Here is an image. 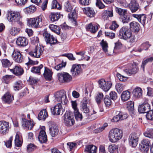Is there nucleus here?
Segmentation results:
<instances>
[{"label": "nucleus", "instance_id": "obj_1", "mask_svg": "<svg viewBox=\"0 0 153 153\" xmlns=\"http://www.w3.org/2000/svg\"><path fill=\"white\" fill-rule=\"evenodd\" d=\"M118 36L121 39L128 40L129 42L133 43L136 40L135 36L130 30L126 26H123L119 30Z\"/></svg>", "mask_w": 153, "mask_h": 153}, {"label": "nucleus", "instance_id": "obj_2", "mask_svg": "<svg viewBox=\"0 0 153 153\" xmlns=\"http://www.w3.org/2000/svg\"><path fill=\"white\" fill-rule=\"evenodd\" d=\"M6 16L7 20L9 22L12 23L17 22L19 26L21 27L23 26V24L22 22V17L19 12L8 10Z\"/></svg>", "mask_w": 153, "mask_h": 153}, {"label": "nucleus", "instance_id": "obj_3", "mask_svg": "<svg viewBox=\"0 0 153 153\" xmlns=\"http://www.w3.org/2000/svg\"><path fill=\"white\" fill-rule=\"evenodd\" d=\"M123 137L122 130L117 128L111 129L109 131L108 137L109 141L115 143L121 139Z\"/></svg>", "mask_w": 153, "mask_h": 153}, {"label": "nucleus", "instance_id": "obj_4", "mask_svg": "<svg viewBox=\"0 0 153 153\" xmlns=\"http://www.w3.org/2000/svg\"><path fill=\"white\" fill-rule=\"evenodd\" d=\"M55 97L56 101L61 102L63 104H66L68 102L66 92L64 90L56 92L55 94Z\"/></svg>", "mask_w": 153, "mask_h": 153}, {"label": "nucleus", "instance_id": "obj_5", "mask_svg": "<svg viewBox=\"0 0 153 153\" xmlns=\"http://www.w3.org/2000/svg\"><path fill=\"white\" fill-rule=\"evenodd\" d=\"M42 17L41 16L35 18L28 19L27 24L32 27L37 28L42 25Z\"/></svg>", "mask_w": 153, "mask_h": 153}, {"label": "nucleus", "instance_id": "obj_6", "mask_svg": "<svg viewBox=\"0 0 153 153\" xmlns=\"http://www.w3.org/2000/svg\"><path fill=\"white\" fill-rule=\"evenodd\" d=\"M64 123L67 126H71L74 123V120L71 112H67L64 115Z\"/></svg>", "mask_w": 153, "mask_h": 153}, {"label": "nucleus", "instance_id": "obj_7", "mask_svg": "<svg viewBox=\"0 0 153 153\" xmlns=\"http://www.w3.org/2000/svg\"><path fill=\"white\" fill-rule=\"evenodd\" d=\"M98 83L99 87L105 92L108 91L110 89L112 85L111 81H106L103 79L99 80Z\"/></svg>", "mask_w": 153, "mask_h": 153}, {"label": "nucleus", "instance_id": "obj_8", "mask_svg": "<svg viewBox=\"0 0 153 153\" xmlns=\"http://www.w3.org/2000/svg\"><path fill=\"white\" fill-rule=\"evenodd\" d=\"M57 76L61 82H68L72 79L71 76L67 72H63L57 74Z\"/></svg>", "mask_w": 153, "mask_h": 153}, {"label": "nucleus", "instance_id": "obj_9", "mask_svg": "<svg viewBox=\"0 0 153 153\" xmlns=\"http://www.w3.org/2000/svg\"><path fill=\"white\" fill-rule=\"evenodd\" d=\"M12 59L16 62L20 63L23 62V56L20 51L14 49L11 54Z\"/></svg>", "mask_w": 153, "mask_h": 153}, {"label": "nucleus", "instance_id": "obj_10", "mask_svg": "<svg viewBox=\"0 0 153 153\" xmlns=\"http://www.w3.org/2000/svg\"><path fill=\"white\" fill-rule=\"evenodd\" d=\"M93 89V87L91 85H89L85 89V96L83 100L82 101V105H86L90 102L91 100L90 97L91 96V93L89 96L88 95V91L91 93Z\"/></svg>", "mask_w": 153, "mask_h": 153}, {"label": "nucleus", "instance_id": "obj_11", "mask_svg": "<svg viewBox=\"0 0 153 153\" xmlns=\"http://www.w3.org/2000/svg\"><path fill=\"white\" fill-rule=\"evenodd\" d=\"M43 35L47 44H49L51 45H52L57 42V39L47 32L45 31L43 33Z\"/></svg>", "mask_w": 153, "mask_h": 153}, {"label": "nucleus", "instance_id": "obj_12", "mask_svg": "<svg viewBox=\"0 0 153 153\" xmlns=\"http://www.w3.org/2000/svg\"><path fill=\"white\" fill-rule=\"evenodd\" d=\"M139 137L135 133L131 134L128 138L129 143L130 146L133 147L136 146L138 144Z\"/></svg>", "mask_w": 153, "mask_h": 153}, {"label": "nucleus", "instance_id": "obj_13", "mask_svg": "<svg viewBox=\"0 0 153 153\" xmlns=\"http://www.w3.org/2000/svg\"><path fill=\"white\" fill-rule=\"evenodd\" d=\"M34 125L35 124L33 120L29 121L27 119L23 118L22 119V126L25 129L31 130Z\"/></svg>", "mask_w": 153, "mask_h": 153}, {"label": "nucleus", "instance_id": "obj_14", "mask_svg": "<svg viewBox=\"0 0 153 153\" xmlns=\"http://www.w3.org/2000/svg\"><path fill=\"white\" fill-rule=\"evenodd\" d=\"M43 51L42 48L40 46H36L33 51L29 53V55L32 57L39 58L42 54Z\"/></svg>", "mask_w": 153, "mask_h": 153}, {"label": "nucleus", "instance_id": "obj_15", "mask_svg": "<svg viewBox=\"0 0 153 153\" xmlns=\"http://www.w3.org/2000/svg\"><path fill=\"white\" fill-rule=\"evenodd\" d=\"M50 133L52 137L56 136L59 131L58 126L54 123H51L49 125Z\"/></svg>", "mask_w": 153, "mask_h": 153}, {"label": "nucleus", "instance_id": "obj_16", "mask_svg": "<svg viewBox=\"0 0 153 153\" xmlns=\"http://www.w3.org/2000/svg\"><path fill=\"white\" fill-rule=\"evenodd\" d=\"M148 101L144 102L142 104L139 106L138 108V111L140 113H145L147 112L150 110V105L147 102Z\"/></svg>", "mask_w": 153, "mask_h": 153}, {"label": "nucleus", "instance_id": "obj_17", "mask_svg": "<svg viewBox=\"0 0 153 153\" xmlns=\"http://www.w3.org/2000/svg\"><path fill=\"white\" fill-rule=\"evenodd\" d=\"M9 123L5 121H0V133L5 134L9 131Z\"/></svg>", "mask_w": 153, "mask_h": 153}, {"label": "nucleus", "instance_id": "obj_18", "mask_svg": "<svg viewBox=\"0 0 153 153\" xmlns=\"http://www.w3.org/2000/svg\"><path fill=\"white\" fill-rule=\"evenodd\" d=\"M129 7L132 13L136 12L140 9V6L136 0H131L129 4Z\"/></svg>", "mask_w": 153, "mask_h": 153}, {"label": "nucleus", "instance_id": "obj_19", "mask_svg": "<svg viewBox=\"0 0 153 153\" xmlns=\"http://www.w3.org/2000/svg\"><path fill=\"white\" fill-rule=\"evenodd\" d=\"M81 65H79L74 64L71 69V72L73 76H75L78 75L81 72Z\"/></svg>", "mask_w": 153, "mask_h": 153}, {"label": "nucleus", "instance_id": "obj_20", "mask_svg": "<svg viewBox=\"0 0 153 153\" xmlns=\"http://www.w3.org/2000/svg\"><path fill=\"white\" fill-rule=\"evenodd\" d=\"M52 114L53 115H59L61 111H62V108L61 104L59 103L54 107L51 108Z\"/></svg>", "mask_w": 153, "mask_h": 153}, {"label": "nucleus", "instance_id": "obj_21", "mask_svg": "<svg viewBox=\"0 0 153 153\" xmlns=\"http://www.w3.org/2000/svg\"><path fill=\"white\" fill-rule=\"evenodd\" d=\"M16 42L17 45L21 47H24L28 44V41L27 38L24 37H19L16 39Z\"/></svg>", "mask_w": 153, "mask_h": 153}, {"label": "nucleus", "instance_id": "obj_22", "mask_svg": "<svg viewBox=\"0 0 153 153\" xmlns=\"http://www.w3.org/2000/svg\"><path fill=\"white\" fill-rule=\"evenodd\" d=\"M84 13L88 16L90 17H94L96 13L93 9L90 7H86L83 8Z\"/></svg>", "mask_w": 153, "mask_h": 153}, {"label": "nucleus", "instance_id": "obj_23", "mask_svg": "<svg viewBox=\"0 0 153 153\" xmlns=\"http://www.w3.org/2000/svg\"><path fill=\"white\" fill-rule=\"evenodd\" d=\"M10 71L14 74L17 76H21L24 73L23 68L18 66H16L13 69H10Z\"/></svg>", "mask_w": 153, "mask_h": 153}, {"label": "nucleus", "instance_id": "obj_24", "mask_svg": "<svg viewBox=\"0 0 153 153\" xmlns=\"http://www.w3.org/2000/svg\"><path fill=\"white\" fill-rule=\"evenodd\" d=\"M38 139L41 143H45L47 141V136L43 129L40 130L38 137Z\"/></svg>", "mask_w": 153, "mask_h": 153}, {"label": "nucleus", "instance_id": "obj_25", "mask_svg": "<svg viewBox=\"0 0 153 153\" xmlns=\"http://www.w3.org/2000/svg\"><path fill=\"white\" fill-rule=\"evenodd\" d=\"M130 30L134 33H137L140 30V25L137 22L133 21L129 24Z\"/></svg>", "mask_w": 153, "mask_h": 153}, {"label": "nucleus", "instance_id": "obj_26", "mask_svg": "<svg viewBox=\"0 0 153 153\" xmlns=\"http://www.w3.org/2000/svg\"><path fill=\"white\" fill-rule=\"evenodd\" d=\"M127 117V114L123 115L121 113H120L117 115L114 116L111 121L113 122H116L120 120H122L125 119Z\"/></svg>", "mask_w": 153, "mask_h": 153}, {"label": "nucleus", "instance_id": "obj_27", "mask_svg": "<svg viewBox=\"0 0 153 153\" xmlns=\"http://www.w3.org/2000/svg\"><path fill=\"white\" fill-rule=\"evenodd\" d=\"M2 99L5 102L10 103L13 100V96H12L10 93L7 92L2 97Z\"/></svg>", "mask_w": 153, "mask_h": 153}, {"label": "nucleus", "instance_id": "obj_28", "mask_svg": "<svg viewBox=\"0 0 153 153\" xmlns=\"http://www.w3.org/2000/svg\"><path fill=\"white\" fill-rule=\"evenodd\" d=\"M113 16V14L112 10H105L104 11L102 14V17L104 20H107L109 17H112Z\"/></svg>", "mask_w": 153, "mask_h": 153}, {"label": "nucleus", "instance_id": "obj_29", "mask_svg": "<svg viewBox=\"0 0 153 153\" xmlns=\"http://www.w3.org/2000/svg\"><path fill=\"white\" fill-rule=\"evenodd\" d=\"M22 139L21 134L19 132H17L15 139V144L16 146L20 147L22 146V142L21 141Z\"/></svg>", "mask_w": 153, "mask_h": 153}, {"label": "nucleus", "instance_id": "obj_30", "mask_svg": "<svg viewBox=\"0 0 153 153\" xmlns=\"http://www.w3.org/2000/svg\"><path fill=\"white\" fill-rule=\"evenodd\" d=\"M132 93L135 97L140 98L142 96L143 91L141 88L137 87L133 90Z\"/></svg>", "mask_w": 153, "mask_h": 153}, {"label": "nucleus", "instance_id": "obj_31", "mask_svg": "<svg viewBox=\"0 0 153 153\" xmlns=\"http://www.w3.org/2000/svg\"><path fill=\"white\" fill-rule=\"evenodd\" d=\"M137 70L138 68L136 65H132L130 69H126L124 70V71L127 74L131 75L136 74L137 71Z\"/></svg>", "mask_w": 153, "mask_h": 153}, {"label": "nucleus", "instance_id": "obj_32", "mask_svg": "<svg viewBox=\"0 0 153 153\" xmlns=\"http://www.w3.org/2000/svg\"><path fill=\"white\" fill-rule=\"evenodd\" d=\"M98 29L97 26L95 24H93L92 23L89 24L86 27L87 30L93 33H95L97 30Z\"/></svg>", "mask_w": 153, "mask_h": 153}, {"label": "nucleus", "instance_id": "obj_33", "mask_svg": "<svg viewBox=\"0 0 153 153\" xmlns=\"http://www.w3.org/2000/svg\"><path fill=\"white\" fill-rule=\"evenodd\" d=\"M53 73L47 67L45 68L44 76L46 79L51 80L52 78Z\"/></svg>", "mask_w": 153, "mask_h": 153}, {"label": "nucleus", "instance_id": "obj_34", "mask_svg": "<svg viewBox=\"0 0 153 153\" xmlns=\"http://www.w3.org/2000/svg\"><path fill=\"white\" fill-rule=\"evenodd\" d=\"M48 117V114L46 109H43L39 112L38 118L40 120H45Z\"/></svg>", "mask_w": 153, "mask_h": 153}, {"label": "nucleus", "instance_id": "obj_35", "mask_svg": "<svg viewBox=\"0 0 153 153\" xmlns=\"http://www.w3.org/2000/svg\"><path fill=\"white\" fill-rule=\"evenodd\" d=\"M97 147L93 145L87 146H86L85 151L87 152L90 153H96Z\"/></svg>", "mask_w": 153, "mask_h": 153}, {"label": "nucleus", "instance_id": "obj_36", "mask_svg": "<svg viewBox=\"0 0 153 153\" xmlns=\"http://www.w3.org/2000/svg\"><path fill=\"white\" fill-rule=\"evenodd\" d=\"M131 93L127 90L124 91L121 94V99L123 101H126L128 100L130 98Z\"/></svg>", "mask_w": 153, "mask_h": 153}, {"label": "nucleus", "instance_id": "obj_37", "mask_svg": "<svg viewBox=\"0 0 153 153\" xmlns=\"http://www.w3.org/2000/svg\"><path fill=\"white\" fill-rule=\"evenodd\" d=\"M2 66L5 68L10 67L12 65V62L7 59H3L1 60Z\"/></svg>", "mask_w": 153, "mask_h": 153}, {"label": "nucleus", "instance_id": "obj_38", "mask_svg": "<svg viewBox=\"0 0 153 153\" xmlns=\"http://www.w3.org/2000/svg\"><path fill=\"white\" fill-rule=\"evenodd\" d=\"M60 17V13H51L49 16L51 20L53 22L57 21Z\"/></svg>", "mask_w": 153, "mask_h": 153}, {"label": "nucleus", "instance_id": "obj_39", "mask_svg": "<svg viewBox=\"0 0 153 153\" xmlns=\"http://www.w3.org/2000/svg\"><path fill=\"white\" fill-rule=\"evenodd\" d=\"M68 17L70 19L73 24L75 25H76V19L77 18V15L76 12L74 11L73 12L68 14Z\"/></svg>", "mask_w": 153, "mask_h": 153}, {"label": "nucleus", "instance_id": "obj_40", "mask_svg": "<svg viewBox=\"0 0 153 153\" xmlns=\"http://www.w3.org/2000/svg\"><path fill=\"white\" fill-rule=\"evenodd\" d=\"M23 86V85L22 82L20 80H19L14 83L13 88L15 90L18 91L21 89Z\"/></svg>", "mask_w": 153, "mask_h": 153}, {"label": "nucleus", "instance_id": "obj_41", "mask_svg": "<svg viewBox=\"0 0 153 153\" xmlns=\"http://www.w3.org/2000/svg\"><path fill=\"white\" fill-rule=\"evenodd\" d=\"M36 10V8L35 6L30 5L25 8L24 10L26 13L30 14L33 13Z\"/></svg>", "mask_w": 153, "mask_h": 153}, {"label": "nucleus", "instance_id": "obj_42", "mask_svg": "<svg viewBox=\"0 0 153 153\" xmlns=\"http://www.w3.org/2000/svg\"><path fill=\"white\" fill-rule=\"evenodd\" d=\"M118 149V146L114 144H112L108 146V151L111 153H114L117 152Z\"/></svg>", "mask_w": 153, "mask_h": 153}, {"label": "nucleus", "instance_id": "obj_43", "mask_svg": "<svg viewBox=\"0 0 153 153\" xmlns=\"http://www.w3.org/2000/svg\"><path fill=\"white\" fill-rule=\"evenodd\" d=\"M50 29L57 34L60 33V29L59 27L57 25L53 24H51L49 26Z\"/></svg>", "mask_w": 153, "mask_h": 153}, {"label": "nucleus", "instance_id": "obj_44", "mask_svg": "<svg viewBox=\"0 0 153 153\" xmlns=\"http://www.w3.org/2000/svg\"><path fill=\"white\" fill-rule=\"evenodd\" d=\"M153 60V57H150L149 58L144 59L142 62L141 67L143 71H144L145 65L148 63L152 62Z\"/></svg>", "mask_w": 153, "mask_h": 153}, {"label": "nucleus", "instance_id": "obj_45", "mask_svg": "<svg viewBox=\"0 0 153 153\" xmlns=\"http://www.w3.org/2000/svg\"><path fill=\"white\" fill-rule=\"evenodd\" d=\"M143 134L146 137L150 138H153V129L148 128L146 131Z\"/></svg>", "mask_w": 153, "mask_h": 153}, {"label": "nucleus", "instance_id": "obj_46", "mask_svg": "<svg viewBox=\"0 0 153 153\" xmlns=\"http://www.w3.org/2000/svg\"><path fill=\"white\" fill-rule=\"evenodd\" d=\"M103 95L102 93L99 92L97 93L95 97V100L98 104H100L102 101Z\"/></svg>", "mask_w": 153, "mask_h": 153}, {"label": "nucleus", "instance_id": "obj_47", "mask_svg": "<svg viewBox=\"0 0 153 153\" xmlns=\"http://www.w3.org/2000/svg\"><path fill=\"white\" fill-rule=\"evenodd\" d=\"M20 29L15 27H12L9 30V32L13 36L17 35L20 32Z\"/></svg>", "mask_w": 153, "mask_h": 153}, {"label": "nucleus", "instance_id": "obj_48", "mask_svg": "<svg viewBox=\"0 0 153 153\" xmlns=\"http://www.w3.org/2000/svg\"><path fill=\"white\" fill-rule=\"evenodd\" d=\"M64 9L66 12H70L72 11L73 7L70 3L68 1H67L65 4Z\"/></svg>", "mask_w": 153, "mask_h": 153}, {"label": "nucleus", "instance_id": "obj_49", "mask_svg": "<svg viewBox=\"0 0 153 153\" xmlns=\"http://www.w3.org/2000/svg\"><path fill=\"white\" fill-rule=\"evenodd\" d=\"M120 21L123 23H127L130 21V17L126 14L121 16L120 18Z\"/></svg>", "mask_w": 153, "mask_h": 153}, {"label": "nucleus", "instance_id": "obj_50", "mask_svg": "<svg viewBox=\"0 0 153 153\" xmlns=\"http://www.w3.org/2000/svg\"><path fill=\"white\" fill-rule=\"evenodd\" d=\"M115 88L117 91L120 93L125 88V85L122 83H118L115 85Z\"/></svg>", "mask_w": 153, "mask_h": 153}, {"label": "nucleus", "instance_id": "obj_51", "mask_svg": "<svg viewBox=\"0 0 153 153\" xmlns=\"http://www.w3.org/2000/svg\"><path fill=\"white\" fill-rule=\"evenodd\" d=\"M85 51H82L80 52H76V53L77 55H79L82 56V58L81 59V60H86L88 61L90 58V57L87 56H85Z\"/></svg>", "mask_w": 153, "mask_h": 153}, {"label": "nucleus", "instance_id": "obj_52", "mask_svg": "<svg viewBox=\"0 0 153 153\" xmlns=\"http://www.w3.org/2000/svg\"><path fill=\"white\" fill-rule=\"evenodd\" d=\"M100 45L102 47V49L105 52L108 51V44L106 41L102 40L100 43Z\"/></svg>", "mask_w": 153, "mask_h": 153}, {"label": "nucleus", "instance_id": "obj_53", "mask_svg": "<svg viewBox=\"0 0 153 153\" xmlns=\"http://www.w3.org/2000/svg\"><path fill=\"white\" fill-rule=\"evenodd\" d=\"M43 66L42 64L37 67H33L32 68L31 71L33 73H39L40 70L43 68Z\"/></svg>", "mask_w": 153, "mask_h": 153}, {"label": "nucleus", "instance_id": "obj_54", "mask_svg": "<svg viewBox=\"0 0 153 153\" xmlns=\"http://www.w3.org/2000/svg\"><path fill=\"white\" fill-rule=\"evenodd\" d=\"M139 148L140 151L143 153H147L149 147L140 144Z\"/></svg>", "mask_w": 153, "mask_h": 153}, {"label": "nucleus", "instance_id": "obj_55", "mask_svg": "<svg viewBox=\"0 0 153 153\" xmlns=\"http://www.w3.org/2000/svg\"><path fill=\"white\" fill-rule=\"evenodd\" d=\"M61 7L58 3L56 0H53L52 2V8H56L58 9H60Z\"/></svg>", "mask_w": 153, "mask_h": 153}, {"label": "nucleus", "instance_id": "obj_56", "mask_svg": "<svg viewBox=\"0 0 153 153\" xmlns=\"http://www.w3.org/2000/svg\"><path fill=\"white\" fill-rule=\"evenodd\" d=\"M116 11L119 15L122 16L127 13V10L116 7Z\"/></svg>", "mask_w": 153, "mask_h": 153}, {"label": "nucleus", "instance_id": "obj_57", "mask_svg": "<svg viewBox=\"0 0 153 153\" xmlns=\"http://www.w3.org/2000/svg\"><path fill=\"white\" fill-rule=\"evenodd\" d=\"M115 46L114 48L113 52L115 53L116 52L117 50L121 48L122 47V44L120 42L118 41L115 43Z\"/></svg>", "mask_w": 153, "mask_h": 153}, {"label": "nucleus", "instance_id": "obj_58", "mask_svg": "<svg viewBox=\"0 0 153 153\" xmlns=\"http://www.w3.org/2000/svg\"><path fill=\"white\" fill-rule=\"evenodd\" d=\"M36 146L34 144L30 143L27 146V150L28 152H30L36 149Z\"/></svg>", "mask_w": 153, "mask_h": 153}, {"label": "nucleus", "instance_id": "obj_59", "mask_svg": "<svg viewBox=\"0 0 153 153\" xmlns=\"http://www.w3.org/2000/svg\"><path fill=\"white\" fill-rule=\"evenodd\" d=\"M75 117L76 120H81L82 118V115L79 111V110L74 111Z\"/></svg>", "mask_w": 153, "mask_h": 153}, {"label": "nucleus", "instance_id": "obj_60", "mask_svg": "<svg viewBox=\"0 0 153 153\" xmlns=\"http://www.w3.org/2000/svg\"><path fill=\"white\" fill-rule=\"evenodd\" d=\"M151 46V45L149 44L148 42H144L140 45L141 48L144 50H147Z\"/></svg>", "mask_w": 153, "mask_h": 153}, {"label": "nucleus", "instance_id": "obj_61", "mask_svg": "<svg viewBox=\"0 0 153 153\" xmlns=\"http://www.w3.org/2000/svg\"><path fill=\"white\" fill-rule=\"evenodd\" d=\"M104 103L106 106H109L111 103V101L108 96H106L104 99Z\"/></svg>", "mask_w": 153, "mask_h": 153}, {"label": "nucleus", "instance_id": "obj_62", "mask_svg": "<svg viewBox=\"0 0 153 153\" xmlns=\"http://www.w3.org/2000/svg\"><path fill=\"white\" fill-rule=\"evenodd\" d=\"M146 117L148 120H153V110H149L147 112Z\"/></svg>", "mask_w": 153, "mask_h": 153}, {"label": "nucleus", "instance_id": "obj_63", "mask_svg": "<svg viewBox=\"0 0 153 153\" xmlns=\"http://www.w3.org/2000/svg\"><path fill=\"white\" fill-rule=\"evenodd\" d=\"M13 77L14 76L13 75H7L3 76V79L6 83H8L9 80Z\"/></svg>", "mask_w": 153, "mask_h": 153}, {"label": "nucleus", "instance_id": "obj_64", "mask_svg": "<svg viewBox=\"0 0 153 153\" xmlns=\"http://www.w3.org/2000/svg\"><path fill=\"white\" fill-rule=\"evenodd\" d=\"M81 110L83 113L86 114L88 113L89 111V110L86 105H81Z\"/></svg>", "mask_w": 153, "mask_h": 153}]
</instances>
